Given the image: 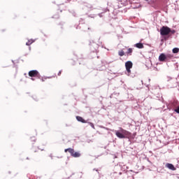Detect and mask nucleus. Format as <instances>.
<instances>
[{
  "label": "nucleus",
  "instance_id": "13",
  "mask_svg": "<svg viewBox=\"0 0 179 179\" xmlns=\"http://www.w3.org/2000/svg\"><path fill=\"white\" fill-rule=\"evenodd\" d=\"M132 52H133L132 48H129L127 50V55H132Z\"/></svg>",
  "mask_w": 179,
  "mask_h": 179
},
{
  "label": "nucleus",
  "instance_id": "1",
  "mask_svg": "<svg viewBox=\"0 0 179 179\" xmlns=\"http://www.w3.org/2000/svg\"><path fill=\"white\" fill-rule=\"evenodd\" d=\"M159 33L162 36H169L170 37L171 34H176V30L171 29L170 27L167 26H163L160 29Z\"/></svg>",
  "mask_w": 179,
  "mask_h": 179
},
{
  "label": "nucleus",
  "instance_id": "2",
  "mask_svg": "<svg viewBox=\"0 0 179 179\" xmlns=\"http://www.w3.org/2000/svg\"><path fill=\"white\" fill-rule=\"evenodd\" d=\"M120 132L118 131H115V135L120 139H125V138H128V136H131V132L122 129V127H120Z\"/></svg>",
  "mask_w": 179,
  "mask_h": 179
},
{
  "label": "nucleus",
  "instance_id": "5",
  "mask_svg": "<svg viewBox=\"0 0 179 179\" xmlns=\"http://www.w3.org/2000/svg\"><path fill=\"white\" fill-rule=\"evenodd\" d=\"M29 76L31 78H40V73L37 70H32L29 71Z\"/></svg>",
  "mask_w": 179,
  "mask_h": 179
},
{
  "label": "nucleus",
  "instance_id": "16",
  "mask_svg": "<svg viewBox=\"0 0 179 179\" xmlns=\"http://www.w3.org/2000/svg\"><path fill=\"white\" fill-rule=\"evenodd\" d=\"M90 127H92V128H93L94 129V124L92 122H90Z\"/></svg>",
  "mask_w": 179,
  "mask_h": 179
},
{
  "label": "nucleus",
  "instance_id": "15",
  "mask_svg": "<svg viewBox=\"0 0 179 179\" xmlns=\"http://www.w3.org/2000/svg\"><path fill=\"white\" fill-rule=\"evenodd\" d=\"M175 113H177L178 114H179V106L177 107V108H176L174 110Z\"/></svg>",
  "mask_w": 179,
  "mask_h": 179
},
{
  "label": "nucleus",
  "instance_id": "11",
  "mask_svg": "<svg viewBox=\"0 0 179 179\" xmlns=\"http://www.w3.org/2000/svg\"><path fill=\"white\" fill-rule=\"evenodd\" d=\"M34 43V41L33 39H29L28 41L26 43V45H31V43Z\"/></svg>",
  "mask_w": 179,
  "mask_h": 179
},
{
  "label": "nucleus",
  "instance_id": "12",
  "mask_svg": "<svg viewBox=\"0 0 179 179\" xmlns=\"http://www.w3.org/2000/svg\"><path fill=\"white\" fill-rule=\"evenodd\" d=\"M172 52H173V54H178V52H179V48H174L173 49V50H172Z\"/></svg>",
  "mask_w": 179,
  "mask_h": 179
},
{
  "label": "nucleus",
  "instance_id": "18",
  "mask_svg": "<svg viewBox=\"0 0 179 179\" xmlns=\"http://www.w3.org/2000/svg\"><path fill=\"white\" fill-rule=\"evenodd\" d=\"M62 73V71H59L57 73L58 76H61V74Z\"/></svg>",
  "mask_w": 179,
  "mask_h": 179
},
{
  "label": "nucleus",
  "instance_id": "9",
  "mask_svg": "<svg viewBox=\"0 0 179 179\" xmlns=\"http://www.w3.org/2000/svg\"><path fill=\"white\" fill-rule=\"evenodd\" d=\"M134 47H136V48H140V49H141V48H143V43H136V44H135L134 45Z\"/></svg>",
  "mask_w": 179,
  "mask_h": 179
},
{
  "label": "nucleus",
  "instance_id": "8",
  "mask_svg": "<svg viewBox=\"0 0 179 179\" xmlns=\"http://www.w3.org/2000/svg\"><path fill=\"white\" fill-rule=\"evenodd\" d=\"M76 120L79 121V122H83V124H86V120L83 119V117L80 116H76Z\"/></svg>",
  "mask_w": 179,
  "mask_h": 179
},
{
  "label": "nucleus",
  "instance_id": "10",
  "mask_svg": "<svg viewBox=\"0 0 179 179\" xmlns=\"http://www.w3.org/2000/svg\"><path fill=\"white\" fill-rule=\"evenodd\" d=\"M118 55L120 57H124V55H125V52H124V50H119Z\"/></svg>",
  "mask_w": 179,
  "mask_h": 179
},
{
  "label": "nucleus",
  "instance_id": "4",
  "mask_svg": "<svg viewBox=\"0 0 179 179\" xmlns=\"http://www.w3.org/2000/svg\"><path fill=\"white\" fill-rule=\"evenodd\" d=\"M132 66H134V64L131 61H127L125 63V68L128 75H131V69H132Z\"/></svg>",
  "mask_w": 179,
  "mask_h": 179
},
{
  "label": "nucleus",
  "instance_id": "17",
  "mask_svg": "<svg viewBox=\"0 0 179 179\" xmlns=\"http://www.w3.org/2000/svg\"><path fill=\"white\" fill-rule=\"evenodd\" d=\"M31 141H34V142H36V137H31Z\"/></svg>",
  "mask_w": 179,
  "mask_h": 179
},
{
  "label": "nucleus",
  "instance_id": "14",
  "mask_svg": "<svg viewBox=\"0 0 179 179\" xmlns=\"http://www.w3.org/2000/svg\"><path fill=\"white\" fill-rule=\"evenodd\" d=\"M171 105L173 106V107H176V106H178V101H173L171 103Z\"/></svg>",
  "mask_w": 179,
  "mask_h": 179
},
{
  "label": "nucleus",
  "instance_id": "6",
  "mask_svg": "<svg viewBox=\"0 0 179 179\" xmlns=\"http://www.w3.org/2000/svg\"><path fill=\"white\" fill-rule=\"evenodd\" d=\"M166 59H167V56H166L164 53H162L159 56V61H160V62H164V61H166Z\"/></svg>",
  "mask_w": 179,
  "mask_h": 179
},
{
  "label": "nucleus",
  "instance_id": "7",
  "mask_svg": "<svg viewBox=\"0 0 179 179\" xmlns=\"http://www.w3.org/2000/svg\"><path fill=\"white\" fill-rule=\"evenodd\" d=\"M166 167H167V169H169V170H172L173 171H175V170H176V167H174V165H173V164L167 163L166 164Z\"/></svg>",
  "mask_w": 179,
  "mask_h": 179
},
{
  "label": "nucleus",
  "instance_id": "3",
  "mask_svg": "<svg viewBox=\"0 0 179 179\" xmlns=\"http://www.w3.org/2000/svg\"><path fill=\"white\" fill-rule=\"evenodd\" d=\"M65 153H66V152H69V153H70L71 156H72V157H80V152H75V150H73V148H67L64 150Z\"/></svg>",
  "mask_w": 179,
  "mask_h": 179
}]
</instances>
